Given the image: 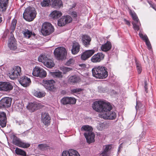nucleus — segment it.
<instances>
[{
	"label": "nucleus",
	"mask_w": 156,
	"mask_h": 156,
	"mask_svg": "<svg viewBox=\"0 0 156 156\" xmlns=\"http://www.w3.org/2000/svg\"><path fill=\"white\" fill-rule=\"evenodd\" d=\"M54 30L53 27L50 23L45 22L42 25L41 32L43 35L47 36L53 32Z\"/></svg>",
	"instance_id": "nucleus-5"
},
{
	"label": "nucleus",
	"mask_w": 156,
	"mask_h": 156,
	"mask_svg": "<svg viewBox=\"0 0 156 156\" xmlns=\"http://www.w3.org/2000/svg\"><path fill=\"white\" fill-rule=\"evenodd\" d=\"M21 72V69L18 66H14L11 72L9 73V76L11 79H14L17 78L18 76L20 75Z\"/></svg>",
	"instance_id": "nucleus-8"
},
{
	"label": "nucleus",
	"mask_w": 156,
	"mask_h": 156,
	"mask_svg": "<svg viewBox=\"0 0 156 156\" xmlns=\"http://www.w3.org/2000/svg\"><path fill=\"white\" fill-rule=\"evenodd\" d=\"M149 4L151 5V7L156 11V5H154L151 4L150 3H149Z\"/></svg>",
	"instance_id": "nucleus-51"
},
{
	"label": "nucleus",
	"mask_w": 156,
	"mask_h": 156,
	"mask_svg": "<svg viewBox=\"0 0 156 156\" xmlns=\"http://www.w3.org/2000/svg\"><path fill=\"white\" fill-rule=\"evenodd\" d=\"M12 99L9 97H5L0 101V108H8L11 105Z\"/></svg>",
	"instance_id": "nucleus-12"
},
{
	"label": "nucleus",
	"mask_w": 156,
	"mask_h": 156,
	"mask_svg": "<svg viewBox=\"0 0 156 156\" xmlns=\"http://www.w3.org/2000/svg\"><path fill=\"white\" fill-rule=\"evenodd\" d=\"M100 156H108V153L104 151L101 153Z\"/></svg>",
	"instance_id": "nucleus-48"
},
{
	"label": "nucleus",
	"mask_w": 156,
	"mask_h": 156,
	"mask_svg": "<svg viewBox=\"0 0 156 156\" xmlns=\"http://www.w3.org/2000/svg\"><path fill=\"white\" fill-rule=\"evenodd\" d=\"M2 18L1 17H0V23L2 22Z\"/></svg>",
	"instance_id": "nucleus-56"
},
{
	"label": "nucleus",
	"mask_w": 156,
	"mask_h": 156,
	"mask_svg": "<svg viewBox=\"0 0 156 156\" xmlns=\"http://www.w3.org/2000/svg\"><path fill=\"white\" fill-rule=\"evenodd\" d=\"M34 95L35 96L41 98L44 96L45 95V93L44 91H37L34 93Z\"/></svg>",
	"instance_id": "nucleus-34"
},
{
	"label": "nucleus",
	"mask_w": 156,
	"mask_h": 156,
	"mask_svg": "<svg viewBox=\"0 0 156 156\" xmlns=\"http://www.w3.org/2000/svg\"><path fill=\"white\" fill-rule=\"evenodd\" d=\"M54 54L57 59L62 60L66 58L67 52L65 48L60 47L57 48L55 50Z\"/></svg>",
	"instance_id": "nucleus-4"
},
{
	"label": "nucleus",
	"mask_w": 156,
	"mask_h": 156,
	"mask_svg": "<svg viewBox=\"0 0 156 156\" xmlns=\"http://www.w3.org/2000/svg\"><path fill=\"white\" fill-rule=\"evenodd\" d=\"M62 156H80V155L76 151L71 149L68 151H64Z\"/></svg>",
	"instance_id": "nucleus-20"
},
{
	"label": "nucleus",
	"mask_w": 156,
	"mask_h": 156,
	"mask_svg": "<svg viewBox=\"0 0 156 156\" xmlns=\"http://www.w3.org/2000/svg\"><path fill=\"white\" fill-rule=\"evenodd\" d=\"M19 81L20 83L24 87L28 86L31 83L30 78L25 76L21 77Z\"/></svg>",
	"instance_id": "nucleus-21"
},
{
	"label": "nucleus",
	"mask_w": 156,
	"mask_h": 156,
	"mask_svg": "<svg viewBox=\"0 0 156 156\" xmlns=\"http://www.w3.org/2000/svg\"><path fill=\"white\" fill-rule=\"evenodd\" d=\"M8 46L10 49L12 50L16 49L17 48L16 41L12 34H11L10 37L8 40Z\"/></svg>",
	"instance_id": "nucleus-14"
},
{
	"label": "nucleus",
	"mask_w": 156,
	"mask_h": 156,
	"mask_svg": "<svg viewBox=\"0 0 156 156\" xmlns=\"http://www.w3.org/2000/svg\"><path fill=\"white\" fill-rule=\"evenodd\" d=\"M38 60L39 62L43 63L47 67L51 68L55 66L53 61L48 58L45 55H40L38 57Z\"/></svg>",
	"instance_id": "nucleus-6"
},
{
	"label": "nucleus",
	"mask_w": 156,
	"mask_h": 156,
	"mask_svg": "<svg viewBox=\"0 0 156 156\" xmlns=\"http://www.w3.org/2000/svg\"><path fill=\"white\" fill-rule=\"evenodd\" d=\"M112 47L111 43L109 41H107L106 43L102 45L101 49L103 51L107 52L110 50Z\"/></svg>",
	"instance_id": "nucleus-28"
},
{
	"label": "nucleus",
	"mask_w": 156,
	"mask_h": 156,
	"mask_svg": "<svg viewBox=\"0 0 156 156\" xmlns=\"http://www.w3.org/2000/svg\"><path fill=\"white\" fill-rule=\"evenodd\" d=\"M32 74L35 76L43 78L46 76L47 73L43 69L38 67H36L33 69Z\"/></svg>",
	"instance_id": "nucleus-11"
},
{
	"label": "nucleus",
	"mask_w": 156,
	"mask_h": 156,
	"mask_svg": "<svg viewBox=\"0 0 156 156\" xmlns=\"http://www.w3.org/2000/svg\"><path fill=\"white\" fill-rule=\"evenodd\" d=\"M104 57V54L101 52L98 53L91 57V61L94 63L99 62L103 59Z\"/></svg>",
	"instance_id": "nucleus-18"
},
{
	"label": "nucleus",
	"mask_w": 156,
	"mask_h": 156,
	"mask_svg": "<svg viewBox=\"0 0 156 156\" xmlns=\"http://www.w3.org/2000/svg\"><path fill=\"white\" fill-rule=\"evenodd\" d=\"M16 123L17 124H18V125H20L22 123V122L20 121H18L17 120H16Z\"/></svg>",
	"instance_id": "nucleus-54"
},
{
	"label": "nucleus",
	"mask_w": 156,
	"mask_h": 156,
	"mask_svg": "<svg viewBox=\"0 0 156 156\" xmlns=\"http://www.w3.org/2000/svg\"><path fill=\"white\" fill-rule=\"evenodd\" d=\"M36 14L34 8L28 7L25 10L23 14V17L26 20L31 21L35 18Z\"/></svg>",
	"instance_id": "nucleus-3"
},
{
	"label": "nucleus",
	"mask_w": 156,
	"mask_h": 156,
	"mask_svg": "<svg viewBox=\"0 0 156 156\" xmlns=\"http://www.w3.org/2000/svg\"><path fill=\"white\" fill-rule=\"evenodd\" d=\"M144 88L145 90L147 93L148 92L147 91V81L145 80L144 81Z\"/></svg>",
	"instance_id": "nucleus-49"
},
{
	"label": "nucleus",
	"mask_w": 156,
	"mask_h": 156,
	"mask_svg": "<svg viewBox=\"0 0 156 156\" xmlns=\"http://www.w3.org/2000/svg\"><path fill=\"white\" fill-rule=\"evenodd\" d=\"M76 99L73 98L65 97L61 100V103L64 105L73 104L76 102Z\"/></svg>",
	"instance_id": "nucleus-17"
},
{
	"label": "nucleus",
	"mask_w": 156,
	"mask_h": 156,
	"mask_svg": "<svg viewBox=\"0 0 156 156\" xmlns=\"http://www.w3.org/2000/svg\"><path fill=\"white\" fill-rule=\"evenodd\" d=\"M41 4L42 6L43 7L48 6L50 5V0H43Z\"/></svg>",
	"instance_id": "nucleus-39"
},
{
	"label": "nucleus",
	"mask_w": 156,
	"mask_h": 156,
	"mask_svg": "<svg viewBox=\"0 0 156 156\" xmlns=\"http://www.w3.org/2000/svg\"><path fill=\"white\" fill-rule=\"evenodd\" d=\"M82 130H83L87 132L88 131H92V127L88 125H84L81 128Z\"/></svg>",
	"instance_id": "nucleus-40"
},
{
	"label": "nucleus",
	"mask_w": 156,
	"mask_h": 156,
	"mask_svg": "<svg viewBox=\"0 0 156 156\" xmlns=\"http://www.w3.org/2000/svg\"><path fill=\"white\" fill-rule=\"evenodd\" d=\"M16 23L17 21L16 20L13 19L12 21L11 26L12 29L14 30L15 28Z\"/></svg>",
	"instance_id": "nucleus-41"
},
{
	"label": "nucleus",
	"mask_w": 156,
	"mask_h": 156,
	"mask_svg": "<svg viewBox=\"0 0 156 156\" xmlns=\"http://www.w3.org/2000/svg\"><path fill=\"white\" fill-rule=\"evenodd\" d=\"M22 33L23 34L24 37L27 38H30L33 34L32 31L27 29H25L23 30Z\"/></svg>",
	"instance_id": "nucleus-31"
},
{
	"label": "nucleus",
	"mask_w": 156,
	"mask_h": 156,
	"mask_svg": "<svg viewBox=\"0 0 156 156\" xmlns=\"http://www.w3.org/2000/svg\"><path fill=\"white\" fill-rule=\"evenodd\" d=\"M23 105L21 104L18 103L16 104L15 106V110L17 111L22 112L23 110Z\"/></svg>",
	"instance_id": "nucleus-36"
},
{
	"label": "nucleus",
	"mask_w": 156,
	"mask_h": 156,
	"mask_svg": "<svg viewBox=\"0 0 156 156\" xmlns=\"http://www.w3.org/2000/svg\"><path fill=\"white\" fill-rule=\"evenodd\" d=\"M93 108L97 112H102L101 117L105 119H113L116 117V113L111 111L112 107L110 103L102 101L94 102L92 105Z\"/></svg>",
	"instance_id": "nucleus-1"
},
{
	"label": "nucleus",
	"mask_w": 156,
	"mask_h": 156,
	"mask_svg": "<svg viewBox=\"0 0 156 156\" xmlns=\"http://www.w3.org/2000/svg\"><path fill=\"white\" fill-rule=\"evenodd\" d=\"M6 114L3 112H0V126L4 127L6 126Z\"/></svg>",
	"instance_id": "nucleus-23"
},
{
	"label": "nucleus",
	"mask_w": 156,
	"mask_h": 156,
	"mask_svg": "<svg viewBox=\"0 0 156 156\" xmlns=\"http://www.w3.org/2000/svg\"><path fill=\"white\" fill-rule=\"evenodd\" d=\"M124 20L125 22L126 23L127 25H128L130 26V23L129 21L126 20V19H124Z\"/></svg>",
	"instance_id": "nucleus-53"
},
{
	"label": "nucleus",
	"mask_w": 156,
	"mask_h": 156,
	"mask_svg": "<svg viewBox=\"0 0 156 156\" xmlns=\"http://www.w3.org/2000/svg\"><path fill=\"white\" fill-rule=\"evenodd\" d=\"M55 81L53 80H46L43 82V86L50 91H54L56 88L54 85Z\"/></svg>",
	"instance_id": "nucleus-10"
},
{
	"label": "nucleus",
	"mask_w": 156,
	"mask_h": 156,
	"mask_svg": "<svg viewBox=\"0 0 156 156\" xmlns=\"http://www.w3.org/2000/svg\"><path fill=\"white\" fill-rule=\"evenodd\" d=\"M73 16L74 17H76L77 16V14H76V12H75V13H73Z\"/></svg>",
	"instance_id": "nucleus-55"
},
{
	"label": "nucleus",
	"mask_w": 156,
	"mask_h": 156,
	"mask_svg": "<svg viewBox=\"0 0 156 156\" xmlns=\"http://www.w3.org/2000/svg\"><path fill=\"white\" fill-rule=\"evenodd\" d=\"M49 147V145L47 144H40L38 145V149L41 151H44Z\"/></svg>",
	"instance_id": "nucleus-37"
},
{
	"label": "nucleus",
	"mask_w": 156,
	"mask_h": 156,
	"mask_svg": "<svg viewBox=\"0 0 156 156\" xmlns=\"http://www.w3.org/2000/svg\"><path fill=\"white\" fill-rule=\"evenodd\" d=\"M91 39L88 36L83 35L82 37V42L83 44L86 47H88L90 44Z\"/></svg>",
	"instance_id": "nucleus-26"
},
{
	"label": "nucleus",
	"mask_w": 156,
	"mask_h": 156,
	"mask_svg": "<svg viewBox=\"0 0 156 156\" xmlns=\"http://www.w3.org/2000/svg\"><path fill=\"white\" fill-rule=\"evenodd\" d=\"M112 148L111 145H107L105 146V147L104 149V151L108 153L109 150Z\"/></svg>",
	"instance_id": "nucleus-42"
},
{
	"label": "nucleus",
	"mask_w": 156,
	"mask_h": 156,
	"mask_svg": "<svg viewBox=\"0 0 156 156\" xmlns=\"http://www.w3.org/2000/svg\"><path fill=\"white\" fill-rule=\"evenodd\" d=\"M63 69L64 73L72 70V68L66 67H63Z\"/></svg>",
	"instance_id": "nucleus-45"
},
{
	"label": "nucleus",
	"mask_w": 156,
	"mask_h": 156,
	"mask_svg": "<svg viewBox=\"0 0 156 156\" xmlns=\"http://www.w3.org/2000/svg\"><path fill=\"white\" fill-rule=\"evenodd\" d=\"M80 45L78 42L76 41L73 42L72 48L71 49L72 53L74 55L77 54L80 51Z\"/></svg>",
	"instance_id": "nucleus-24"
},
{
	"label": "nucleus",
	"mask_w": 156,
	"mask_h": 156,
	"mask_svg": "<svg viewBox=\"0 0 156 156\" xmlns=\"http://www.w3.org/2000/svg\"><path fill=\"white\" fill-rule=\"evenodd\" d=\"M139 35L140 38L145 42L146 45L147 46L148 49H151V46L147 35H144L141 33H139Z\"/></svg>",
	"instance_id": "nucleus-27"
},
{
	"label": "nucleus",
	"mask_w": 156,
	"mask_h": 156,
	"mask_svg": "<svg viewBox=\"0 0 156 156\" xmlns=\"http://www.w3.org/2000/svg\"><path fill=\"white\" fill-rule=\"evenodd\" d=\"M15 151L17 154L23 156L26 155V153L24 151L18 147L16 148Z\"/></svg>",
	"instance_id": "nucleus-35"
},
{
	"label": "nucleus",
	"mask_w": 156,
	"mask_h": 156,
	"mask_svg": "<svg viewBox=\"0 0 156 156\" xmlns=\"http://www.w3.org/2000/svg\"><path fill=\"white\" fill-rule=\"evenodd\" d=\"M130 14L133 20L132 23L133 25V28L135 30L138 31L140 29L139 26L140 25L139 20L134 12H131Z\"/></svg>",
	"instance_id": "nucleus-9"
},
{
	"label": "nucleus",
	"mask_w": 156,
	"mask_h": 156,
	"mask_svg": "<svg viewBox=\"0 0 156 156\" xmlns=\"http://www.w3.org/2000/svg\"><path fill=\"white\" fill-rule=\"evenodd\" d=\"M93 76L97 78L104 79L108 76L107 69L102 66H97L93 68L92 70Z\"/></svg>",
	"instance_id": "nucleus-2"
},
{
	"label": "nucleus",
	"mask_w": 156,
	"mask_h": 156,
	"mask_svg": "<svg viewBox=\"0 0 156 156\" xmlns=\"http://www.w3.org/2000/svg\"><path fill=\"white\" fill-rule=\"evenodd\" d=\"M82 91V89L80 88H76L72 89L71 92L73 93H76L80 92Z\"/></svg>",
	"instance_id": "nucleus-44"
},
{
	"label": "nucleus",
	"mask_w": 156,
	"mask_h": 156,
	"mask_svg": "<svg viewBox=\"0 0 156 156\" xmlns=\"http://www.w3.org/2000/svg\"><path fill=\"white\" fill-rule=\"evenodd\" d=\"M104 127V124L102 123H101L97 126V128L98 130H101L103 129Z\"/></svg>",
	"instance_id": "nucleus-46"
},
{
	"label": "nucleus",
	"mask_w": 156,
	"mask_h": 156,
	"mask_svg": "<svg viewBox=\"0 0 156 156\" xmlns=\"http://www.w3.org/2000/svg\"><path fill=\"white\" fill-rule=\"evenodd\" d=\"M74 62V60L73 59H70L66 63L67 65H69Z\"/></svg>",
	"instance_id": "nucleus-47"
},
{
	"label": "nucleus",
	"mask_w": 156,
	"mask_h": 156,
	"mask_svg": "<svg viewBox=\"0 0 156 156\" xmlns=\"http://www.w3.org/2000/svg\"><path fill=\"white\" fill-rule=\"evenodd\" d=\"M79 66L83 68H84L86 67V65L85 64H79Z\"/></svg>",
	"instance_id": "nucleus-52"
},
{
	"label": "nucleus",
	"mask_w": 156,
	"mask_h": 156,
	"mask_svg": "<svg viewBox=\"0 0 156 156\" xmlns=\"http://www.w3.org/2000/svg\"><path fill=\"white\" fill-rule=\"evenodd\" d=\"M99 91L100 92H104L105 91V89L101 87H98Z\"/></svg>",
	"instance_id": "nucleus-50"
},
{
	"label": "nucleus",
	"mask_w": 156,
	"mask_h": 156,
	"mask_svg": "<svg viewBox=\"0 0 156 156\" xmlns=\"http://www.w3.org/2000/svg\"><path fill=\"white\" fill-rule=\"evenodd\" d=\"M1 90L5 91H10L12 90L13 86L12 84L9 82H1Z\"/></svg>",
	"instance_id": "nucleus-22"
},
{
	"label": "nucleus",
	"mask_w": 156,
	"mask_h": 156,
	"mask_svg": "<svg viewBox=\"0 0 156 156\" xmlns=\"http://www.w3.org/2000/svg\"><path fill=\"white\" fill-rule=\"evenodd\" d=\"M8 0H0V11H4L6 9V6Z\"/></svg>",
	"instance_id": "nucleus-29"
},
{
	"label": "nucleus",
	"mask_w": 156,
	"mask_h": 156,
	"mask_svg": "<svg viewBox=\"0 0 156 156\" xmlns=\"http://www.w3.org/2000/svg\"><path fill=\"white\" fill-rule=\"evenodd\" d=\"M62 15V12L59 11L54 10L50 14L51 17L54 19H57Z\"/></svg>",
	"instance_id": "nucleus-30"
},
{
	"label": "nucleus",
	"mask_w": 156,
	"mask_h": 156,
	"mask_svg": "<svg viewBox=\"0 0 156 156\" xmlns=\"http://www.w3.org/2000/svg\"><path fill=\"white\" fill-rule=\"evenodd\" d=\"M136 66L137 69L138 73L139 74H140L142 71V68L140 64L138 63H136Z\"/></svg>",
	"instance_id": "nucleus-43"
},
{
	"label": "nucleus",
	"mask_w": 156,
	"mask_h": 156,
	"mask_svg": "<svg viewBox=\"0 0 156 156\" xmlns=\"http://www.w3.org/2000/svg\"><path fill=\"white\" fill-rule=\"evenodd\" d=\"M12 142L13 144L15 145L23 148H27L30 146V144L23 142L15 136H14Z\"/></svg>",
	"instance_id": "nucleus-7"
},
{
	"label": "nucleus",
	"mask_w": 156,
	"mask_h": 156,
	"mask_svg": "<svg viewBox=\"0 0 156 156\" xmlns=\"http://www.w3.org/2000/svg\"><path fill=\"white\" fill-rule=\"evenodd\" d=\"M37 105L33 103H30L27 106V108L29 111L32 112H34L37 109Z\"/></svg>",
	"instance_id": "nucleus-32"
},
{
	"label": "nucleus",
	"mask_w": 156,
	"mask_h": 156,
	"mask_svg": "<svg viewBox=\"0 0 156 156\" xmlns=\"http://www.w3.org/2000/svg\"><path fill=\"white\" fill-rule=\"evenodd\" d=\"M51 118L47 113H43L41 115V121L46 126L49 125L51 122Z\"/></svg>",
	"instance_id": "nucleus-15"
},
{
	"label": "nucleus",
	"mask_w": 156,
	"mask_h": 156,
	"mask_svg": "<svg viewBox=\"0 0 156 156\" xmlns=\"http://www.w3.org/2000/svg\"><path fill=\"white\" fill-rule=\"evenodd\" d=\"M51 74L54 77L61 78L62 76V73L59 71L51 72Z\"/></svg>",
	"instance_id": "nucleus-38"
},
{
	"label": "nucleus",
	"mask_w": 156,
	"mask_h": 156,
	"mask_svg": "<svg viewBox=\"0 0 156 156\" xmlns=\"http://www.w3.org/2000/svg\"><path fill=\"white\" fill-rule=\"evenodd\" d=\"M51 5L52 7L59 9L63 6L62 1L61 0H52Z\"/></svg>",
	"instance_id": "nucleus-25"
},
{
	"label": "nucleus",
	"mask_w": 156,
	"mask_h": 156,
	"mask_svg": "<svg viewBox=\"0 0 156 156\" xmlns=\"http://www.w3.org/2000/svg\"><path fill=\"white\" fill-rule=\"evenodd\" d=\"M79 80V77L76 75L70 76L68 80L69 82L72 83H77Z\"/></svg>",
	"instance_id": "nucleus-33"
},
{
	"label": "nucleus",
	"mask_w": 156,
	"mask_h": 156,
	"mask_svg": "<svg viewBox=\"0 0 156 156\" xmlns=\"http://www.w3.org/2000/svg\"><path fill=\"white\" fill-rule=\"evenodd\" d=\"M95 52L94 50H86L81 55V58L82 60L85 61L91 57Z\"/></svg>",
	"instance_id": "nucleus-19"
},
{
	"label": "nucleus",
	"mask_w": 156,
	"mask_h": 156,
	"mask_svg": "<svg viewBox=\"0 0 156 156\" xmlns=\"http://www.w3.org/2000/svg\"><path fill=\"white\" fill-rule=\"evenodd\" d=\"M87 142L89 144L94 141L95 135L92 131H88L84 133Z\"/></svg>",
	"instance_id": "nucleus-16"
},
{
	"label": "nucleus",
	"mask_w": 156,
	"mask_h": 156,
	"mask_svg": "<svg viewBox=\"0 0 156 156\" xmlns=\"http://www.w3.org/2000/svg\"><path fill=\"white\" fill-rule=\"evenodd\" d=\"M1 82H0V90H1V84H2V83Z\"/></svg>",
	"instance_id": "nucleus-57"
},
{
	"label": "nucleus",
	"mask_w": 156,
	"mask_h": 156,
	"mask_svg": "<svg viewBox=\"0 0 156 156\" xmlns=\"http://www.w3.org/2000/svg\"><path fill=\"white\" fill-rule=\"evenodd\" d=\"M72 20V18L68 15L63 16L58 20V24L59 26H63L70 23Z\"/></svg>",
	"instance_id": "nucleus-13"
}]
</instances>
